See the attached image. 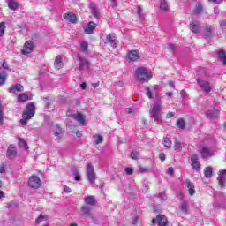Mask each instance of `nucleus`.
Instances as JSON below:
<instances>
[{"label": "nucleus", "mask_w": 226, "mask_h": 226, "mask_svg": "<svg viewBox=\"0 0 226 226\" xmlns=\"http://www.w3.org/2000/svg\"><path fill=\"white\" fill-rule=\"evenodd\" d=\"M135 77L139 82H147L153 79V73L144 67H139L135 71Z\"/></svg>", "instance_id": "f257e3e1"}, {"label": "nucleus", "mask_w": 226, "mask_h": 226, "mask_svg": "<svg viewBox=\"0 0 226 226\" xmlns=\"http://www.w3.org/2000/svg\"><path fill=\"white\" fill-rule=\"evenodd\" d=\"M34 116V104L29 103L26 106V109L23 112L22 119L20 120V123L22 126H26L27 124V119H31Z\"/></svg>", "instance_id": "f03ea898"}, {"label": "nucleus", "mask_w": 226, "mask_h": 226, "mask_svg": "<svg viewBox=\"0 0 226 226\" xmlns=\"http://www.w3.org/2000/svg\"><path fill=\"white\" fill-rule=\"evenodd\" d=\"M150 116L155 123H162V113L160 111V104L155 102L150 109Z\"/></svg>", "instance_id": "7ed1b4c3"}, {"label": "nucleus", "mask_w": 226, "mask_h": 226, "mask_svg": "<svg viewBox=\"0 0 226 226\" xmlns=\"http://www.w3.org/2000/svg\"><path fill=\"white\" fill-rule=\"evenodd\" d=\"M87 179L91 185H94L96 181V171L93 164H87Z\"/></svg>", "instance_id": "20e7f679"}, {"label": "nucleus", "mask_w": 226, "mask_h": 226, "mask_svg": "<svg viewBox=\"0 0 226 226\" xmlns=\"http://www.w3.org/2000/svg\"><path fill=\"white\" fill-rule=\"evenodd\" d=\"M197 84L200 86V87H201L203 93H206V94L213 91V85H211V83H209L208 81L198 79Z\"/></svg>", "instance_id": "39448f33"}, {"label": "nucleus", "mask_w": 226, "mask_h": 226, "mask_svg": "<svg viewBox=\"0 0 226 226\" xmlns=\"http://www.w3.org/2000/svg\"><path fill=\"white\" fill-rule=\"evenodd\" d=\"M199 153L201 154V158L207 159L211 158L213 156V150H211L209 147L206 146H200L198 147Z\"/></svg>", "instance_id": "423d86ee"}, {"label": "nucleus", "mask_w": 226, "mask_h": 226, "mask_svg": "<svg viewBox=\"0 0 226 226\" xmlns=\"http://www.w3.org/2000/svg\"><path fill=\"white\" fill-rule=\"evenodd\" d=\"M28 185L31 188H40L41 186V180L36 176H32L28 180Z\"/></svg>", "instance_id": "0eeeda50"}, {"label": "nucleus", "mask_w": 226, "mask_h": 226, "mask_svg": "<svg viewBox=\"0 0 226 226\" xmlns=\"http://www.w3.org/2000/svg\"><path fill=\"white\" fill-rule=\"evenodd\" d=\"M8 91L9 93H12V94H16V96H18L19 93H23L24 86L20 84H15V85H12L11 87H9Z\"/></svg>", "instance_id": "6e6552de"}, {"label": "nucleus", "mask_w": 226, "mask_h": 226, "mask_svg": "<svg viewBox=\"0 0 226 226\" xmlns=\"http://www.w3.org/2000/svg\"><path fill=\"white\" fill-rule=\"evenodd\" d=\"M191 165L196 172H199V170L200 169V162H199V155L196 154L191 156Z\"/></svg>", "instance_id": "1a4fd4ad"}, {"label": "nucleus", "mask_w": 226, "mask_h": 226, "mask_svg": "<svg viewBox=\"0 0 226 226\" xmlns=\"http://www.w3.org/2000/svg\"><path fill=\"white\" fill-rule=\"evenodd\" d=\"M152 223H158L159 226H168L169 222L165 215H158L156 219L152 220Z\"/></svg>", "instance_id": "9d476101"}, {"label": "nucleus", "mask_w": 226, "mask_h": 226, "mask_svg": "<svg viewBox=\"0 0 226 226\" xmlns=\"http://www.w3.org/2000/svg\"><path fill=\"white\" fill-rule=\"evenodd\" d=\"M34 48V46L33 45V41H27L25 45L24 48L22 49V54L24 56L27 55V54H31V52H33V49Z\"/></svg>", "instance_id": "9b49d317"}, {"label": "nucleus", "mask_w": 226, "mask_h": 226, "mask_svg": "<svg viewBox=\"0 0 226 226\" xmlns=\"http://www.w3.org/2000/svg\"><path fill=\"white\" fill-rule=\"evenodd\" d=\"M217 179L219 181V185L221 186V188H223V186H225L226 185V170H225L219 171Z\"/></svg>", "instance_id": "f8f14e48"}, {"label": "nucleus", "mask_w": 226, "mask_h": 226, "mask_svg": "<svg viewBox=\"0 0 226 226\" xmlns=\"http://www.w3.org/2000/svg\"><path fill=\"white\" fill-rule=\"evenodd\" d=\"M6 154L9 160H13L17 156V148L15 147V146L13 145L9 146Z\"/></svg>", "instance_id": "ddd939ff"}, {"label": "nucleus", "mask_w": 226, "mask_h": 226, "mask_svg": "<svg viewBox=\"0 0 226 226\" xmlns=\"http://www.w3.org/2000/svg\"><path fill=\"white\" fill-rule=\"evenodd\" d=\"M73 119H75V121H78V123H79V124H81V126H86L87 124V120L86 117H84V115H82L81 113H76L74 115H72Z\"/></svg>", "instance_id": "4468645a"}, {"label": "nucleus", "mask_w": 226, "mask_h": 226, "mask_svg": "<svg viewBox=\"0 0 226 226\" xmlns=\"http://www.w3.org/2000/svg\"><path fill=\"white\" fill-rule=\"evenodd\" d=\"M105 43H109L111 47H116L117 41H116V34H109L106 36Z\"/></svg>", "instance_id": "2eb2a0df"}, {"label": "nucleus", "mask_w": 226, "mask_h": 226, "mask_svg": "<svg viewBox=\"0 0 226 226\" xmlns=\"http://www.w3.org/2000/svg\"><path fill=\"white\" fill-rule=\"evenodd\" d=\"M94 29H96V23L93 21L84 26V31L87 34H93V31H94Z\"/></svg>", "instance_id": "dca6fc26"}, {"label": "nucleus", "mask_w": 226, "mask_h": 226, "mask_svg": "<svg viewBox=\"0 0 226 226\" xmlns=\"http://www.w3.org/2000/svg\"><path fill=\"white\" fill-rule=\"evenodd\" d=\"M54 135L56 138V142H61V139H63V129L59 127V125H56L55 129L53 130Z\"/></svg>", "instance_id": "f3484780"}, {"label": "nucleus", "mask_w": 226, "mask_h": 226, "mask_svg": "<svg viewBox=\"0 0 226 226\" xmlns=\"http://www.w3.org/2000/svg\"><path fill=\"white\" fill-rule=\"evenodd\" d=\"M219 115H220V111L215 109L207 111V114H206L208 119H216V117H218Z\"/></svg>", "instance_id": "a211bd4d"}, {"label": "nucleus", "mask_w": 226, "mask_h": 226, "mask_svg": "<svg viewBox=\"0 0 226 226\" xmlns=\"http://www.w3.org/2000/svg\"><path fill=\"white\" fill-rule=\"evenodd\" d=\"M79 61V70H87L89 68V61L82 58L80 56H78Z\"/></svg>", "instance_id": "6ab92c4d"}, {"label": "nucleus", "mask_w": 226, "mask_h": 226, "mask_svg": "<svg viewBox=\"0 0 226 226\" xmlns=\"http://www.w3.org/2000/svg\"><path fill=\"white\" fill-rule=\"evenodd\" d=\"M64 19L72 24L77 23V16L72 12L64 14Z\"/></svg>", "instance_id": "aec40b11"}, {"label": "nucleus", "mask_w": 226, "mask_h": 226, "mask_svg": "<svg viewBox=\"0 0 226 226\" xmlns=\"http://www.w3.org/2000/svg\"><path fill=\"white\" fill-rule=\"evenodd\" d=\"M185 185L188 188L189 195H195V185L190 182V180H186Z\"/></svg>", "instance_id": "412c9836"}, {"label": "nucleus", "mask_w": 226, "mask_h": 226, "mask_svg": "<svg viewBox=\"0 0 226 226\" xmlns=\"http://www.w3.org/2000/svg\"><path fill=\"white\" fill-rule=\"evenodd\" d=\"M27 100H31V96L26 93L19 94L17 96V101L19 102H27Z\"/></svg>", "instance_id": "4be33fe9"}, {"label": "nucleus", "mask_w": 226, "mask_h": 226, "mask_svg": "<svg viewBox=\"0 0 226 226\" xmlns=\"http://www.w3.org/2000/svg\"><path fill=\"white\" fill-rule=\"evenodd\" d=\"M54 66L56 70H61V68H63L64 64L63 58L61 57V56H57L56 57Z\"/></svg>", "instance_id": "5701e85b"}, {"label": "nucleus", "mask_w": 226, "mask_h": 226, "mask_svg": "<svg viewBox=\"0 0 226 226\" xmlns=\"http://www.w3.org/2000/svg\"><path fill=\"white\" fill-rule=\"evenodd\" d=\"M84 202L88 206H94V204H96V200L94 199V196H86L84 198Z\"/></svg>", "instance_id": "b1692460"}, {"label": "nucleus", "mask_w": 226, "mask_h": 226, "mask_svg": "<svg viewBox=\"0 0 226 226\" xmlns=\"http://www.w3.org/2000/svg\"><path fill=\"white\" fill-rule=\"evenodd\" d=\"M127 57L130 61H138L139 52H137L135 50L130 51L127 55Z\"/></svg>", "instance_id": "393cba45"}, {"label": "nucleus", "mask_w": 226, "mask_h": 226, "mask_svg": "<svg viewBox=\"0 0 226 226\" xmlns=\"http://www.w3.org/2000/svg\"><path fill=\"white\" fill-rule=\"evenodd\" d=\"M218 59L222 64H226V52L223 49L218 51Z\"/></svg>", "instance_id": "a878e982"}, {"label": "nucleus", "mask_w": 226, "mask_h": 226, "mask_svg": "<svg viewBox=\"0 0 226 226\" xmlns=\"http://www.w3.org/2000/svg\"><path fill=\"white\" fill-rule=\"evenodd\" d=\"M160 10L162 11H169V3H167V0H161Z\"/></svg>", "instance_id": "bb28decb"}, {"label": "nucleus", "mask_w": 226, "mask_h": 226, "mask_svg": "<svg viewBox=\"0 0 226 226\" xmlns=\"http://www.w3.org/2000/svg\"><path fill=\"white\" fill-rule=\"evenodd\" d=\"M19 147H22L26 151H27L29 149V147H27V142H26V139H24L22 138L19 139Z\"/></svg>", "instance_id": "cd10ccee"}, {"label": "nucleus", "mask_w": 226, "mask_h": 226, "mask_svg": "<svg viewBox=\"0 0 226 226\" xmlns=\"http://www.w3.org/2000/svg\"><path fill=\"white\" fill-rule=\"evenodd\" d=\"M182 149H183V143H181V141L179 140H176L174 145V150L177 151V153H179L182 151Z\"/></svg>", "instance_id": "c85d7f7f"}, {"label": "nucleus", "mask_w": 226, "mask_h": 226, "mask_svg": "<svg viewBox=\"0 0 226 226\" xmlns=\"http://www.w3.org/2000/svg\"><path fill=\"white\" fill-rule=\"evenodd\" d=\"M190 30L192 32V33H199V31H200V27H199V26H197L195 24V22H191L190 23Z\"/></svg>", "instance_id": "c756f323"}, {"label": "nucleus", "mask_w": 226, "mask_h": 226, "mask_svg": "<svg viewBox=\"0 0 226 226\" xmlns=\"http://www.w3.org/2000/svg\"><path fill=\"white\" fill-rule=\"evenodd\" d=\"M204 176L205 177H211V176H213V169L211 167H207L204 170Z\"/></svg>", "instance_id": "7c9ffc66"}, {"label": "nucleus", "mask_w": 226, "mask_h": 226, "mask_svg": "<svg viewBox=\"0 0 226 226\" xmlns=\"http://www.w3.org/2000/svg\"><path fill=\"white\" fill-rule=\"evenodd\" d=\"M177 128H179L180 130H185V126H186V124L185 123V119L179 118V119L177 121Z\"/></svg>", "instance_id": "2f4dec72"}, {"label": "nucleus", "mask_w": 226, "mask_h": 226, "mask_svg": "<svg viewBox=\"0 0 226 226\" xmlns=\"http://www.w3.org/2000/svg\"><path fill=\"white\" fill-rule=\"evenodd\" d=\"M8 6L10 10H16L17 8H19V4H17V2L13 0H10L8 3Z\"/></svg>", "instance_id": "473e14b6"}, {"label": "nucleus", "mask_w": 226, "mask_h": 226, "mask_svg": "<svg viewBox=\"0 0 226 226\" xmlns=\"http://www.w3.org/2000/svg\"><path fill=\"white\" fill-rule=\"evenodd\" d=\"M213 33V27L211 26H205V36L209 37L211 36V34Z\"/></svg>", "instance_id": "72a5a7b5"}, {"label": "nucleus", "mask_w": 226, "mask_h": 226, "mask_svg": "<svg viewBox=\"0 0 226 226\" xmlns=\"http://www.w3.org/2000/svg\"><path fill=\"white\" fill-rule=\"evenodd\" d=\"M49 220L48 215H40L38 218L35 219L36 223H41V222H45Z\"/></svg>", "instance_id": "f704fd0d"}, {"label": "nucleus", "mask_w": 226, "mask_h": 226, "mask_svg": "<svg viewBox=\"0 0 226 226\" xmlns=\"http://www.w3.org/2000/svg\"><path fill=\"white\" fill-rule=\"evenodd\" d=\"M6 72H0V86H3L6 82Z\"/></svg>", "instance_id": "c9c22d12"}, {"label": "nucleus", "mask_w": 226, "mask_h": 226, "mask_svg": "<svg viewBox=\"0 0 226 226\" xmlns=\"http://www.w3.org/2000/svg\"><path fill=\"white\" fill-rule=\"evenodd\" d=\"M94 140L95 144H102L103 142V137L96 134L94 136Z\"/></svg>", "instance_id": "e433bc0d"}, {"label": "nucleus", "mask_w": 226, "mask_h": 226, "mask_svg": "<svg viewBox=\"0 0 226 226\" xmlns=\"http://www.w3.org/2000/svg\"><path fill=\"white\" fill-rule=\"evenodd\" d=\"M137 16L139 20H144V14L142 13V7L140 6L137 7Z\"/></svg>", "instance_id": "4c0bfd02"}, {"label": "nucleus", "mask_w": 226, "mask_h": 226, "mask_svg": "<svg viewBox=\"0 0 226 226\" xmlns=\"http://www.w3.org/2000/svg\"><path fill=\"white\" fill-rule=\"evenodd\" d=\"M182 213L186 215L188 213V203L187 202H183L180 206Z\"/></svg>", "instance_id": "58836bf2"}, {"label": "nucleus", "mask_w": 226, "mask_h": 226, "mask_svg": "<svg viewBox=\"0 0 226 226\" xmlns=\"http://www.w3.org/2000/svg\"><path fill=\"white\" fill-rule=\"evenodd\" d=\"M145 91H146V94H147V96L148 98H150V99L154 98V96L153 95V92L151 91V88H150V87H146Z\"/></svg>", "instance_id": "ea45409f"}, {"label": "nucleus", "mask_w": 226, "mask_h": 226, "mask_svg": "<svg viewBox=\"0 0 226 226\" xmlns=\"http://www.w3.org/2000/svg\"><path fill=\"white\" fill-rule=\"evenodd\" d=\"M81 211H82V213H84V215H89V213H91V207H89L87 206H83L81 207Z\"/></svg>", "instance_id": "a19ab883"}, {"label": "nucleus", "mask_w": 226, "mask_h": 226, "mask_svg": "<svg viewBox=\"0 0 226 226\" xmlns=\"http://www.w3.org/2000/svg\"><path fill=\"white\" fill-rule=\"evenodd\" d=\"M200 13H202V5L198 4V5H196V8L194 10V14L200 15Z\"/></svg>", "instance_id": "79ce46f5"}, {"label": "nucleus", "mask_w": 226, "mask_h": 226, "mask_svg": "<svg viewBox=\"0 0 226 226\" xmlns=\"http://www.w3.org/2000/svg\"><path fill=\"white\" fill-rule=\"evenodd\" d=\"M5 29H6V26H4V22L0 23V36L4 35Z\"/></svg>", "instance_id": "37998d69"}, {"label": "nucleus", "mask_w": 226, "mask_h": 226, "mask_svg": "<svg viewBox=\"0 0 226 226\" xmlns=\"http://www.w3.org/2000/svg\"><path fill=\"white\" fill-rule=\"evenodd\" d=\"M163 144L165 147H170V146H172V141H170L169 138H164Z\"/></svg>", "instance_id": "c03bdc74"}, {"label": "nucleus", "mask_w": 226, "mask_h": 226, "mask_svg": "<svg viewBox=\"0 0 226 226\" xmlns=\"http://www.w3.org/2000/svg\"><path fill=\"white\" fill-rule=\"evenodd\" d=\"M131 158L132 160H139V152L137 151L131 152Z\"/></svg>", "instance_id": "a18cd8bd"}, {"label": "nucleus", "mask_w": 226, "mask_h": 226, "mask_svg": "<svg viewBox=\"0 0 226 226\" xmlns=\"http://www.w3.org/2000/svg\"><path fill=\"white\" fill-rule=\"evenodd\" d=\"M7 70H8V64H6V62H4L2 64V67H0V73L3 72H5V73H6Z\"/></svg>", "instance_id": "49530a36"}, {"label": "nucleus", "mask_w": 226, "mask_h": 226, "mask_svg": "<svg viewBox=\"0 0 226 226\" xmlns=\"http://www.w3.org/2000/svg\"><path fill=\"white\" fill-rule=\"evenodd\" d=\"M90 8H91L94 15H98V10L96 9V5H94V4L91 3Z\"/></svg>", "instance_id": "de8ad7c7"}, {"label": "nucleus", "mask_w": 226, "mask_h": 226, "mask_svg": "<svg viewBox=\"0 0 226 226\" xmlns=\"http://www.w3.org/2000/svg\"><path fill=\"white\" fill-rule=\"evenodd\" d=\"M139 174H146V172H149V170H147V168L139 166Z\"/></svg>", "instance_id": "09e8293b"}, {"label": "nucleus", "mask_w": 226, "mask_h": 226, "mask_svg": "<svg viewBox=\"0 0 226 226\" xmlns=\"http://www.w3.org/2000/svg\"><path fill=\"white\" fill-rule=\"evenodd\" d=\"M3 104L0 102V125L3 124Z\"/></svg>", "instance_id": "8fccbe9b"}, {"label": "nucleus", "mask_w": 226, "mask_h": 226, "mask_svg": "<svg viewBox=\"0 0 226 226\" xmlns=\"http://www.w3.org/2000/svg\"><path fill=\"white\" fill-rule=\"evenodd\" d=\"M87 47H88L87 42H81V49L83 52H86V50H87Z\"/></svg>", "instance_id": "3c124183"}, {"label": "nucleus", "mask_w": 226, "mask_h": 226, "mask_svg": "<svg viewBox=\"0 0 226 226\" xmlns=\"http://www.w3.org/2000/svg\"><path fill=\"white\" fill-rule=\"evenodd\" d=\"M125 173L127 174V176H132V174H133V169L125 168Z\"/></svg>", "instance_id": "603ef678"}, {"label": "nucleus", "mask_w": 226, "mask_h": 226, "mask_svg": "<svg viewBox=\"0 0 226 226\" xmlns=\"http://www.w3.org/2000/svg\"><path fill=\"white\" fill-rule=\"evenodd\" d=\"M176 116V113L174 112H168L166 115V119H170L171 117H174Z\"/></svg>", "instance_id": "864d4df0"}, {"label": "nucleus", "mask_w": 226, "mask_h": 226, "mask_svg": "<svg viewBox=\"0 0 226 226\" xmlns=\"http://www.w3.org/2000/svg\"><path fill=\"white\" fill-rule=\"evenodd\" d=\"M6 172V166L4 164H2L0 166V174H4Z\"/></svg>", "instance_id": "5fc2aeb1"}, {"label": "nucleus", "mask_w": 226, "mask_h": 226, "mask_svg": "<svg viewBox=\"0 0 226 226\" xmlns=\"http://www.w3.org/2000/svg\"><path fill=\"white\" fill-rule=\"evenodd\" d=\"M209 3H215V4H222L223 0H207Z\"/></svg>", "instance_id": "6e6d98bb"}, {"label": "nucleus", "mask_w": 226, "mask_h": 226, "mask_svg": "<svg viewBox=\"0 0 226 226\" xmlns=\"http://www.w3.org/2000/svg\"><path fill=\"white\" fill-rule=\"evenodd\" d=\"M160 199H162V200H167V195L165 194V192H161L159 194Z\"/></svg>", "instance_id": "4d7b16f0"}, {"label": "nucleus", "mask_w": 226, "mask_h": 226, "mask_svg": "<svg viewBox=\"0 0 226 226\" xmlns=\"http://www.w3.org/2000/svg\"><path fill=\"white\" fill-rule=\"evenodd\" d=\"M64 192L65 193H72V189L65 185V186H64Z\"/></svg>", "instance_id": "13d9d810"}, {"label": "nucleus", "mask_w": 226, "mask_h": 226, "mask_svg": "<svg viewBox=\"0 0 226 226\" xmlns=\"http://www.w3.org/2000/svg\"><path fill=\"white\" fill-rule=\"evenodd\" d=\"M180 94L182 98H186V96H188V93H186V90H182L180 92Z\"/></svg>", "instance_id": "bf43d9fd"}, {"label": "nucleus", "mask_w": 226, "mask_h": 226, "mask_svg": "<svg viewBox=\"0 0 226 226\" xmlns=\"http://www.w3.org/2000/svg\"><path fill=\"white\" fill-rule=\"evenodd\" d=\"M137 222H139V216H135L132 220V225H137Z\"/></svg>", "instance_id": "052dcab7"}, {"label": "nucleus", "mask_w": 226, "mask_h": 226, "mask_svg": "<svg viewBox=\"0 0 226 226\" xmlns=\"http://www.w3.org/2000/svg\"><path fill=\"white\" fill-rule=\"evenodd\" d=\"M168 174H170V176H172L174 174V168L172 167L168 168Z\"/></svg>", "instance_id": "680f3d73"}, {"label": "nucleus", "mask_w": 226, "mask_h": 226, "mask_svg": "<svg viewBox=\"0 0 226 226\" xmlns=\"http://www.w3.org/2000/svg\"><path fill=\"white\" fill-rule=\"evenodd\" d=\"M220 26H221L222 29H226V20L221 21Z\"/></svg>", "instance_id": "e2e57ef3"}, {"label": "nucleus", "mask_w": 226, "mask_h": 226, "mask_svg": "<svg viewBox=\"0 0 226 226\" xmlns=\"http://www.w3.org/2000/svg\"><path fill=\"white\" fill-rule=\"evenodd\" d=\"M159 158L161 162H165V154L163 153L160 154Z\"/></svg>", "instance_id": "0e129e2a"}, {"label": "nucleus", "mask_w": 226, "mask_h": 226, "mask_svg": "<svg viewBox=\"0 0 226 226\" xmlns=\"http://www.w3.org/2000/svg\"><path fill=\"white\" fill-rule=\"evenodd\" d=\"M125 112H127V114H132V112H133V108H127Z\"/></svg>", "instance_id": "69168bd1"}, {"label": "nucleus", "mask_w": 226, "mask_h": 226, "mask_svg": "<svg viewBox=\"0 0 226 226\" xmlns=\"http://www.w3.org/2000/svg\"><path fill=\"white\" fill-rule=\"evenodd\" d=\"M158 89H160V86L155 85V86L153 87V91H154V93H156V91H158Z\"/></svg>", "instance_id": "338daca9"}, {"label": "nucleus", "mask_w": 226, "mask_h": 226, "mask_svg": "<svg viewBox=\"0 0 226 226\" xmlns=\"http://www.w3.org/2000/svg\"><path fill=\"white\" fill-rule=\"evenodd\" d=\"M100 86V83H93L92 87H94V89H96V87H98Z\"/></svg>", "instance_id": "774afa93"}]
</instances>
